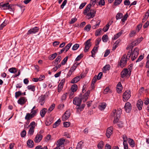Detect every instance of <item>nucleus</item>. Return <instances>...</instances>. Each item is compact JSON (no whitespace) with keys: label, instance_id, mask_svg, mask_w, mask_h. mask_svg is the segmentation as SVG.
Segmentation results:
<instances>
[{"label":"nucleus","instance_id":"obj_1","mask_svg":"<svg viewBox=\"0 0 149 149\" xmlns=\"http://www.w3.org/2000/svg\"><path fill=\"white\" fill-rule=\"evenodd\" d=\"M122 111L120 109H118L117 110L115 109L113 112L112 116L114 117V120L113 121V124H115L118 121L120 116L121 113Z\"/></svg>","mask_w":149,"mask_h":149},{"label":"nucleus","instance_id":"obj_2","mask_svg":"<svg viewBox=\"0 0 149 149\" xmlns=\"http://www.w3.org/2000/svg\"><path fill=\"white\" fill-rule=\"evenodd\" d=\"M127 56L126 54H124L121 58L119 65L120 67L123 68L127 64Z\"/></svg>","mask_w":149,"mask_h":149},{"label":"nucleus","instance_id":"obj_3","mask_svg":"<svg viewBox=\"0 0 149 149\" xmlns=\"http://www.w3.org/2000/svg\"><path fill=\"white\" fill-rule=\"evenodd\" d=\"M131 92L130 91L127 90L125 91L123 95V98L124 101L127 100L131 96Z\"/></svg>","mask_w":149,"mask_h":149},{"label":"nucleus","instance_id":"obj_4","mask_svg":"<svg viewBox=\"0 0 149 149\" xmlns=\"http://www.w3.org/2000/svg\"><path fill=\"white\" fill-rule=\"evenodd\" d=\"M139 54V49L138 48H136L134 50L132 55L131 59L134 60L137 57Z\"/></svg>","mask_w":149,"mask_h":149},{"label":"nucleus","instance_id":"obj_5","mask_svg":"<svg viewBox=\"0 0 149 149\" xmlns=\"http://www.w3.org/2000/svg\"><path fill=\"white\" fill-rule=\"evenodd\" d=\"M131 74L130 72L128 71V70L127 68L124 69L121 73V77L124 78L127 76H130Z\"/></svg>","mask_w":149,"mask_h":149},{"label":"nucleus","instance_id":"obj_6","mask_svg":"<svg viewBox=\"0 0 149 149\" xmlns=\"http://www.w3.org/2000/svg\"><path fill=\"white\" fill-rule=\"evenodd\" d=\"M91 39H89L87 40L84 43L85 45V47L84 49V52H87L91 46Z\"/></svg>","mask_w":149,"mask_h":149},{"label":"nucleus","instance_id":"obj_7","mask_svg":"<svg viewBox=\"0 0 149 149\" xmlns=\"http://www.w3.org/2000/svg\"><path fill=\"white\" fill-rule=\"evenodd\" d=\"M96 13V11L93 9H91L90 10V12L86 14L87 18L88 19L91 18H93L95 17Z\"/></svg>","mask_w":149,"mask_h":149},{"label":"nucleus","instance_id":"obj_8","mask_svg":"<svg viewBox=\"0 0 149 149\" xmlns=\"http://www.w3.org/2000/svg\"><path fill=\"white\" fill-rule=\"evenodd\" d=\"M70 110H67L65 112L62 116V120L63 121H65L67 120L70 117Z\"/></svg>","mask_w":149,"mask_h":149},{"label":"nucleus","instance_id":"obj_9","mask_svg":"<svg viewBox=\"0 0 149 149\" xmlns=\"http://www.w3.org/2000/svg\"><path fill=\"white\" fill-rule=\"evenodd\" d=\"M90 91H88L83 95H82L81 97L80 95L81 99L83 102H85L87 100L90 93Z\"/></svg>","mask_w":149,"mask_h":149},{"label":"nucleus","instance_id":"obj_10","mask_svg":"<svg viewBox=\"0 0 149 149\" xmlns=\"http://www.w3.org/2000/svg\"><path fill=\"white\" fill-rule=\"evenodd\" d=\"M126 137V143H127V141H128V142L130 145L132 147H134V142L133 140L132 139H131L130 138H127V136L125 135H123L122 138L123 139V138L124 136Z\"/></svg>","mask_w":149,"mask_h":149},{"label":"nucleus","instance_id":"obj_11","mask_svg":"<svg viewBox=\"0 0 149 149\" xmlns=\"http://www.w3.org/2000/svg\"><path fill=\"white\" fill-rule=\"evenodd\" d=\"M39 29L38 27H35L29 30L27 33V34L29 35L31 34L35 33L38 31Z\"/></svg>","mask_w":149,"mask_h":149},{"label":"nucleus","instance_id":"obj_12","mask_svg":"<svg viewBox=\"0 0 149 149\" xmlns=\"http://www.w3.org/2000/svg\"><path fill=\"white\" fill-rule=\"evenodd\" d=\"M124 108L126 112L129 113L132 109L131 104L129 102H127L125 103Z\"/></svg>","mask_w":149,"mask_h":149},{"label":"nucleus","instance_id":"obj_13","mask_svg":"<svg viewBox=\"0 0 149 149\" xmlns=\"http://www.w3.org/2000/svg\"><path fill=\"white\" fill-rule=\"evenodd\" d=\"M81 100L79 97H76L73 100V104L77 106L80 105L81 102Z\"/></svg>","mask_w":149,"mask_h":149},{"label":"nucleus","instance_id":"obj_14","mask_svg":"<svg viewBox=\"0 0 149 149\" xmlns=\"http://www.w3.org/2000/svg\"><path fill=\"white\" fill-rule=\"evenodd\" d=\"M65 142V140L63 138L57 141L58 143L57 144V146L56 148V149H60L59 147L63 146L64 143Z\"/></svg>","mask_w":149,"mask_h":149},{"label":"nucleus","instance_id":"obj_15","mask_svg":"<svg viewBox=\"0 0 149 149\" xmlns=\"http://www.w3.org/2000/svg\"><path fill=\"white\" fill-rule=\"evenodd\" d=\"M42 136L38 133L35 138L34 141L35 143H38L42 140Z\"/></svg>","mask_w":149,"mask_h":149},{"label":"nucleus","instance_id":"obj_16","mask_svg":"<svg viewBox=\"0 0 149 149\" xmlns=\"http://www.w3.org/2000/svg\"><path fill=\"white\" fill-rule=\"evenodd\" d=\"M143 104V102L141 100H139L137 101L136 103V106L139 110H140L142 109Z\"/></svg>","mask_w":149,"mask_h":149},{"label":"nucleus","instance_id":"obj_17","mask_svg":"<svg viewBox=\"0 0 149 149\" xmlns=\"http://www.w3.org/2000/svg\"><path fill=\"white\" fill-rule=\"evenodd\" d=\"M65 82V79H63L61 80L58 86V91L59 92H60L63 87L64 84Z\"/></svg>","mask_w":149,"mask_h":149},{"label":"nucleus","instance_id":"obj_18","mask_svg":"<svg viewBox=\"0 0 149 149\" xmlns=\"http://www.w3.org/2000/svg\"><path fill=\"white\" fill-rule=\"evenodd\" d=\"M45 97L44 95H42L39 97L38 100V102L40 103L41 105H43L45 103Z\"/></svg>","mask_w":149,"mask_h":149},{"label":"nucleus","instance_id":"obj_19","mask_svg":"<svg viewBox=\"0 0 149 149\" xmlns=\"http://www.w3.org/2000/svg\"><path fill=\"white\" fill-rule=\"evenodd\" d=\"M26 100L25 97H22L18 100L17 102L19 104L22 105L26 102Z\"/></svg>","mask_w":149,"mask_h":149},{"label":"nucleus","instance_id":"obj_20","mask_svg":"<svg viewBox=\"0 0 149 149\" xmlns=\"http://www.w3.org/2000/svg\"><path fill=\"white\" fill-rule=\"evenodd\" d=\"M123 30H121L117 34L113 36V37L112 38V39L113 40H116L119 37H120L122 34L123 33Z\"/></svg>","mask_w":149,"mask_h":149},{"label":"nucleus","instance_id":"obj_21","mask_svg":"<svg viewBox=\"0 0 149 149\" xmlns=\"http://www.w3.org/2000/svg\"><path fill=\"white\" fill-rule=\"evenodd\" d=\"M80 76H78L73 78L71 81V83L72 84L75 83L79 81L81 78Z\"/></svg>","mask_w":149,"mask_h":149},{"label":"nucleus","instance_id":"obj_22","mask_svg":"<svg viewBox=\"0 0 149 149\" xmlns=\"http://www.w3.org/2000/svg\"><path fill=\"white\" fill-rule=\"evenodd\" d=\"M85 106V104H82L81 105H78L77 106L76 108L78 111H81L83 110Z\"/></svg>","mask_w":149,"mask_h":149},{"label":"nucleus","instance_id":"obj_23","mask_svg":"<svg viewBox=\"0 0 149 149\" xmlns=\"http://www.w3.org/2000/svg\"><path fill=\"white\" fill-rule=\"evenodd\" d=\"M27 144L28 146L30 148L33 147L34 145L33 141L31 139H29L28 140Z\"/></svg>","mask_w":149,"mask_h":149},{"label":"nucleus","instance_id":"obj_24","mask_svg":"<svg viewBox=\"0 0 149 149\" xmlns=\"http://www.w3.org/2000/svg\"><path fill=\"white\" fill-rule=\"evenodd\" d=\"M98 47H94L91 52V56L94 57L95 56V54L97 51Z\"/></svg>","mask_w":149,"mask_h":149},{"label":"nucleus","instance_id":"obj_25","mask_svg":"<svg viewBox=\"0 0 149 149\" xmlns=\"http://www.w3.org/2000/svg\"><path fill=\"white\" fill-rule=\"evenodd\" d=\"M30 128L29 130H33L36 126V123L34 121L31 122L29 126Z\"/></svg>","mask_w":149,"mask_h":149},{"label":"nucleus","instance_id":"obj_26","mask_svg":"<svg viewBox=\"0 0 149 149\" xmlns=\"http://www.w3.org/2000/svg\"><path fill=\"white\" fill-rule=\"evenodd\" d=\"M91 8V4H88L86 7V8L84 11V14L85 15H86L88 13V12L90 10V8Z\"/></svg>","mask_w":149,"mask_h":149},{"label":"nucleus","instance_id":"obj_27","mask_svg":"<svg viewBox=\"0 0 149 149\" xmlns=\"http://www.w3.org/2000/svg\"><path fill=\"white\" fill-rule=\"evenodd\" d=\"M126 137L124 136L123 138V145L124 146V149H128V145L127 143H126Z\"/></svg>","mask_w":149,"mask_h":149},{"label":"nucleus","instance_id":"obj_28","mask_svg":"<svg viewBox=\"0 0 149 149\" xmlns=\"http://www.w3.org/2000/svg\"><path fill=\"white\" fill-rule=\"evenodd\" d=\"M47 109L45 108H43L42 110H41L40 112V113L41 116L42 117H43L44 116L45 113L47 112Z\"/></svg>","mask_w":149,"mask_h":149},{"label":"nucleus","instance_id":"obj_29","mask_svg":"<svg viewBox=\"0 0 149 149\" xmlns=\"http://www.w3.org/2000/svg\"><path fill=\"white\" fill-rule=\"evenodd\" d=\"M110 68V66L109 65L107 64L103 68V71L104 72H106L109 70Z\"/></svg>","mask_w":149,"mask_h":149},{"label":"nucleus","instance_id":"obj_30","mask_svg":"<svg viewBox=\"0 0 149 149\" xmlns=\"http://www.w3.org/2000/svg\"><path fill=\"white\" fill-rule=\"evenodd\" d=\"M27 88L28 90L34 92L35 90V86L32 85H31L27 86Z\"/></svg>","mask_w":149,"mask_h":149},{"label":"nucleus","instance_id":"obj_31","mask_svg":"<svg viewBox=\"0 0 149 149\" xmlns=\"http://www.w3.org/2000/svg\"><path fill=\"white\" fill-rule=\"evenodd\" d=\"M104 145V143L103 141H101L98 143L97 147L99 149H102Z\"/></svg>","mask_w":149,"mask_h":149},{"label":"nucleus","instance_id":"obj_32","mask_svg":"<svg viewBox=\"0 0 149 149\" xmlns=\"http://www.w3.org/2000/svg\"><path fill=\"white\" fill-rule=\"evenodd\" d=\"M106 106V104L105 103H102L99 106V108L101 110H103L104 109Z\"/></svg>","mask_w":149,"mask_h":149},{"label":"nucleus","instance_id":"obj_33","mask_svg":"<svg viewBox=\"0 0 149 149\" xmlns=\"http://www.w3.org/2000/svg\"><path fill=\"white\" fill-rule=\"evenodd\" d=\"M61 120L60 119H59L53 125V128H56L60 124L61 122Z\"/></svg>","mask_w":149,"mask_h":149},{"label":"nucleus","instance_id":"obj_34","mask_svg":"<svg viewBox=\"0 0 149 149\" xmlns=\"http://www.w3.org/2000/svg\"><path fill=\"white\" fill-rule=\"evenodd\" d=\"M57 54L56 53H54L50 55L48 57L49 59L51 60H52L55 58L57 56Z\"/></svg>","mask_w":149,"mask_h":149},{"label":"nucleus","instance_id":"obj_35","mask_svg":"<svg viewBox=\"0 0 149 149\" xmlns=\"http://www.w3.org/2000/svg\"><path fill=\"white\" fill-rule=\"evenodd\" d=\"M83 142L82 141H79L77 144L76 147V149H81L82 146L83 144Z\"/></svg>","mask_w":149,"mask_h":149},{"label":"nucleus","instance_id":"obj_36","mask_svg":"<svg viewBox=\"0 0 149 149\" xmlns=\"http://www.w3.org/2000/svg\"><path fill=\"white\" fill-rule=\"evenodd\" d=\"M53 119L52 118L49 119H47L45 122V124L47 125H49L52 123Z\"/></svg>","mask_w":149,"mask_h":149},{"label":"nucleus","instance_id":"obj_37","mask_svg":"<svg viewBox=\"0 0 149 149\" xmlns=\"http://www.w3.org/2000/svg\"><path fill=\"white\" fill-rule=\"evenodd\" d=\"M77 88V85L76 84H73L71 86V91L73 92H75L76 91Z\"/></svg>","mask_w":149,"mask_h":149},{"label":"nucleus","instance_id":"obj_38","mask_svg":"<svg viewBox=\"0 0 149 149\" xmlns=\"http://www.w3.org/2000/svg\"><path fill=\"white\" fill-rule=\"evenodd\" d=\"M33 117L32 116V115L31 113H27L26 116L25 117V119L27 120H29L30 119L32 118Z\"/></svg>","mask_w":149,"mask_h":149},{"label":"nucleus","instance_id":"obj_39","mask_svg":"<svg viewBox=\"0 0 149 149\" xmlns=\"http://www.w3.org/2000/svg\"><path fill=\"white\" fill-rule=\"evenodd\" d=\"M108 36L106 34L104 35L102 37V40L104 42H107V41Z\"/></svg>","mask_w":149,"mask_h":149},{"label":"nucleus","instance_id":"obj_40","mask_svg":"<svg viewBox=\"0 0 149 149\" xmlns=\"http://www.w3.org/2000/svg\"><path fill=\"white\" fill-rule=\"evenodd\" d=\"M55 104H53L49 107L48 110V112L50 113L51 112L54 108L55 106Z\"/></svg>","mask_w":149,"mask_h":149},{"label":"nucleus","instance_id":"obj_41","mask_svg":"<svg viewBox=\"0 0 149 149\" xmlns=\"http://www.w3.org/2000/svg\"><path fill=\"white\" fill-rule=\"evenodd\" d=\"M9 71L12 73H14L17 72V70L15 68H12L9 69Z\"/></svg>","mask_w":149,"mask_h":149},{"label":"nucleus","instance_id":"obj_42","mask_svg":"<svg viewBox=\"0 0 149 149\" xmlns=\"http://www.w3.org/2000/svg\"><path fill=\"white\" fill-rule=\"evenodd\" d=\"M102 31V29L100 28L97 30L95 31V35L96 36H98L100 35Z\"/></svg>","mask_w":149,"mask_h":149},{"label":"nucleus","instance_id":"obj_43","mask_svg":"<svg viewBox=\"0 0 149 149\" xmlns=\"http://www.w3.org/2000/svg\"><path fill=\"white\" fill-rule=\"evenodd\" d=\"M143 38L142 37L136 40L134 42L135 43V45H137L140 42L143 40Z\"/></svg>","mask_w":149,"mask_h":149},{"label":"nucleus","instance_id":"obj_44","mask_svg":"<svg viewBox=\"0 0 149 149\" xmlns=\"http://www.w3.org/2000/svg\"><path fill=\"white\" fill-rule=\"evenodd\" d=\"M113 131H106V135L108 138H109L113 133Z\"/></svg>","mask_w":149,"mask_h":149},{"label":"nucleus","instance_id":"obj_45","mask_svg":"<svg viewBox=\"0 0 149 149\" xmlns=\"http://www.w3.org/2000/svg\"><path fill=\"white\" fill-rule=\"evenodd\" d=\"M72 45V43H70L68 44L64 48L65 49V52H67L68 50L69 49Z\"/></svg>","mask_w":149,"mask_h":149},{"label":"nucleus","instance_id":"obj_46","mask_svg":"<svg viewBox=\"0 0 149 149\" xmlns=\"http://www.w3.org/2000/svg\"><path fill=\"white\" fill-rule=\"evenodd\" d=\"M123 14L122 13H118L116 16V19L117 20L121 19L123 17Z\"/></svg>","mask_w":149,"mask_h":149},{"label":"nucleus","instance_id":"obj_47","mask_svg":"<svg viewBox=\"0 0 149 149\" xmlns=\"http://www.w3.org/2000/svg\"><path fill=\"white\" fill-rule=\"evenodd\" d=\"M122 1V0H115L114 2V5L116 6L120 4Z\"/></svg>","mask_w":149,"mask_h":149},{"label":"nucleus","instance_id":"obj_48","mask_svg":"<svg viewBox=\"0 0 149 149\" xmlns=\"http://www.w3.org/2000/svg\"><path fill=\"white\" fill-rule=\"evenodd\" d=\"M91 26L90 24L87 25L84 28V30L86 31H89L91 29Z\"/></svg>","mask_w":149,"mask_h":149},{"label":"nucleus","instance_id":"obj_49","mask_svg":"<svg viewBox=\"0 0 149 149\" xmlns=\"http://www.w3.org/2000/svg\"><path fill=\"white\" fill-rule=\"evenodd\" d=\"M35 149H48L47 146H44L42 147L40 145H39L37 146Z\"/></svg>","mask_w":149,"mask_h":149},{"label":"nucleus","instance_id":"obj_50","mask_svg":"<svg viewBox=\"0 0 149 149\" xmlns=\"http://www.w3.org/2000/svg\"><path fill=\"white\" fill-rule=\"evenodd\" d=\"M79 45L78 44H75L72 47V49L73 50H77L78 48L79 47Z\"/></svg>","mask_w":149,"mask_h":149},{"label":"nucleus","instance_id":"obj_51","mask_svg":"<svg viewBox=\"0 0 149 149\" xmlns=\"http://www.w3.org/2000/svg\"><path fill=\"white\" fill-rule=\"evenodd\" d=\"M61 57L60 56H58L55 60V63L58 64L59 63L61 60Z\"/></svg>","mask_w":149,"mask_h":149},{"label":"nucleus","instance_id":"obj_52","mask_svg":"<svg viewBox=\"0 0 149 149\" xmlns=\"http://www.w3.org/2000/svg\"><path fill=\"white\" fill-rule=\"evenodd\" d=\"M117 126L118 128H121L123 126V123L121 121L118 122Z\"/></svg>","mask_w":149,"mask_h":149},{"label":"nucleus","instance_id":"obj_53","mask_svg":"<svg viewBox=\"0 0 149 149\" xmlns=\"http://www.w3.org/2000/svg\"><path fill=\"white\" fill-rule=\"evenodd\" d=\"M100 21H99V22L97 23H96V24L92 26V28L93 29H96L99 26L100 24Z\"/></svg>","mask_w":149,"mask_h":149},{"label":"nucleus","instance_id":"obj_54","mask_svg":"<svg viewBox=\"0 0 149 149\" xmlns=\"http://www.w3.org/2000/svg\"><path fill=\"white\" fill-rule=\"evenodd\" d=\"M101 40V39L100 38H97L96 40L95 45L96 46H98Z\"/></svg>","mask_w":149,"mask_h":149},{"label":"nucleus","instance_id":"obj_55","mask_svg":"<svg viewBox=\"0 0 149 149\" xmlns=\"http://www.w3.org/2000/svg\"><path fill=\"white\" fill-rule=\"evenodd\" d=\"M83 57V55L81 54L76 58L75 61H79L80 59Z\"/></svg>","mask_w":149,"mask_h":149},{"label":"nucleus","instance_id":"obj_56","mask_svg":"<svg viewBox=\"0 0 149 149\" xmlns=\"http://www.w3.org/2000/svg\"><path fill=\"white\" fill-rule=\"evenodd\" d=\"M77 20V19L76 17L72 18L71 19V20L70 21L69 23L70 24H73Z\"/></svg>","mask_w":149,"mask_h":149},{"label":"nucleus","instance_id":"obj_57","mask_svg":"<svg viewBox=\"0 0 149 149\" xmlns=\"http://www.w3.org/2000/svg\"><path fill=\"white\" fill-rule=\"evenodd\" d=\"M68 60V57H65L64 59L62 61L61 63V64L62 65H64L66 62Z\"/></svg>","mask_w":149,"mask_h":149},{"label":"nucleus","instance_id":"obj_58","mask_svg":"<svg viewBox=\"0 0 149 149\" xmlns=\"http://www.w3.org/2000/svg\"><path fill=\"white\" fill-rule=\"evenodd\" d=\"M109 26L108 24H107L106 26L103 28V31L105 32L107 31L109 29Z\"/></svg>","mask_w":149,"mask_h":149},{"label":"nucleus","instance_id":"obj_59","mask_svg":"<svg viewBox=\"0 0 149 149\" xmlns=\"http://www.w3.org/2000/svg\"><path fill=\"white\" fill-rule=\"evenodd\" d=\"M22 93L21 91H18L17 92L15 93V97L17 98V97H19L20 95H22Z\"/></svg>","mask_w":149,"mask_h":149},{"label":"nucleus","instance_id":"obj_60","mask_svg":"<svg viewBox=\"0 0 149 149\" xmlns=\"http://www.w3.org/2000/svg\"><path fill=\"white\" fill-rule=\"evenodd\" d=\"M99 5L104 6L105 4L104 0H100L99 2L97 3Z\"/></svg>","mask_w":149,"mask_h":149},{"label":"nucleus","instance_id":"obj_61","mask_svg":"<svg viewBox=\"0 0 149 149\" xmlns=\"http://www.w3.org/2000/svg\"><path fill=\"white\" fill-rule=\"evenodd\" d=\"M97 77L95 76L93 79L92 81V83L91 84V85L92 86L93 85V86L94 85V84L95 83L96 81H97Z\"/></svg>","mask_w":149,"mask_h":149},{"label":"nucleus","instance_id":"obj_62","mask_svg":"<svg viewBox=\"0 0 149 149\" xmlns=\"http://www.w3.org/2000/svg\"><path fill=\"white\" fill-rule=\"evenodd\" d=\"M128 17V15L127 13H126L124 16L123 18L121 19L122 21L124 22L125 21L127 20V19Z\"/></svg>","mask_w":149,"mask_h":149},{"label":"nucleus","instance_id":"obj_63","mask_svg":"<svg viewBox=\"0 0 149 149\" xmlns=\"http://www.w3.org/2000/svg\"><path fill=\"white\" fill-rule=\"evenodd\" d=\"M102 74L103 73L102 72H100L99 73L97 76H95L96 77H97V80H100L101 79L102 76Z\"/></svg>","mask_w":149,"mask_h":149},{"label":"nucleus","instance_id":"obj_64","mask_svg":"<svg viewBox=\"0 0 149 149\" xmlns=\"http://www.w3.org/2000/svg\"><path fill=\"white\" fill-rule=\"evenodd\" d=\"M64 136H66L67 138H70L71 136L70 134L68 132H65L64 133Z\"/></svg>","mask_w":149,"mask_h":149}]
</instances>
